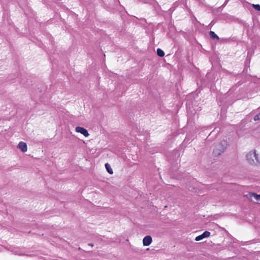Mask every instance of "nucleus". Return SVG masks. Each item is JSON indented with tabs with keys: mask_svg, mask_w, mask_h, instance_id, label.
<instances>
[{
	"mask_svg": "<svg viewBox=\"0 0 260 260\" xmlns=\"http://www.w3.org/2000/svg\"><path fill=\"white\" fill-rule=\"evenodd\" d=\"M210 235V233L208 231L204 232L202 234L196 237L195 238V240L197 241H199L204 238L209 237Z\"/></svg>",
	"mask_w": 260,
	"mask_h": 260,
	"instance_id": "5",
	"label": "nucleus"
},
{
	"mask_svg": "<svg viewBox=\"0 0 260 260\" xmlns=\"http://www.w3.org/2000/svg\"><path fill=\"white\" fill-rule=\"evenodd\" d=\"M253 7L256 10L260 11V5L258 4H253Z\"/></svg>",
	"mask_w": 260,
	"mask_h": 260,
	"instance_id": "11",
	"label": "nucleus"
},
{
	"mask_svg": "<svg viewBox=\"0 0 260 260\" xmlns=\"http://www.w3.org/2000/svg\"><path fill=\"white\" fill-rule=\"evenodd\" d=\"M157 54L160 57H163L165 55V52L160 48L157 49Z\"/></svg>",
	"mask_w": 260,
	"mask_h": 260,
	"instance_id": "10",
	"label": "nucleus"
},
{
	"mask_svg": "<svg viewBox=\"0 0 260 260\" xmlns=\"http://www.w3.org/2000/svg\"><path fill=\"white\" fill-rule=\"evenodd\" d=\"M18 147L23 152H25L27 151V145L25 143H24L23 142H20L18 144Z\"/></svg>",
	"mask_w": 260,
	"mask_h": 260,
	"instance_id": "7",
	"label": "nucleus"
},
{
	"mask_svg": "<svg viewBox=\"0 0 260 260\" xmlns=\"http://www.w3.org/2000/svg\"><path fill=\"white\" fill-rule=\"evenodd\" d=\"M75 131L77 133L82 134L83 136L87 137L89 136V134L88 131L83 127L77 126L75 128Z\"/></svg>",
	"mask_w": 260,
	"mask_h": 260,
	"instance_id": "3",
	"label": "nucleus"
},
{
	"mask_svg": "<svg viewBox=\"0 0 260 260\" xmlns=\"http://www.w3.org/2000/svg\"><path fill=\"white\" fill-rule=\"evenodd\" d=\"M152 242V238L150 236H145L143 240V244L144 246H147L150 245Z\"/></svg>",
	"mask_w": 260,
	"mask_h": 260,
	"instance_id": "6",
	"label": "nucleus"
},
{
	"mask_svg": "<svg viewBox=\"0 0 260 260\" xmlns=\"http://www.w3.org/2000/svg\"><path fill=\"white\" fill-rule=\"evenodd\" d=\"M209 35H210V37L213 39H217L218 40L219 39V38L217 36V35L216 34H215V33L213 31H210L209 32Z\"/></svg>",
	"mask_w": 260,
	"mask_h": 260,
	"instance_id": "8",
	"label": "nucleus"
},
{
	"mask_svg": "<svg viewBox=\"0 0 260 260\" xmlns=\"http://www.w3.org/2000/svg\"><path fill=\"white\" fill-rule=\"evenodd\" d=\"M105 167H106V169L107 172L109 174H112L113 173L112 168H111L110 166L108 163H106L105 164Z\"/></svg>",
	"mask_w": 260,
	"mask_h": 260,
	"instance_id": "9",
	"label": "nucleus"
},
{
	"mask_svg": "<svg viewBox=\"0 0 260 260\" xmlns=\"http://www.w3.org/2000/svg\"><path fill=\"white\" fill-rule=\"evenodd\" d=\"M247 159L249 161V162H252L254 161V158L257 160L256 154L255 153V151H251L249 152L246 155Z\"/></svg>",
	"mask_w": 260,
	"mask_h": 260,
	"instance_id": "2",
	"label": "nucleus"
},
{
	"mask_svg": "<svg viewBox=\"0 0 260 260\" xmlns=\"http://www.w3.org/2000/svg\"><path fill=\"white\" fill-rule=\"evenodd\" d=\"M88 245H89V246H92H92H93V244H88Z\"/></svg>",
	"mask_w": 260,
	"mask_h": 260,
	"instance_id": "13",
	"label": "nucleus"
},
{
	"mask_svg": "<svg viewBox=\"0 0 260 260\" xmlns=\"http://www.w3.org/2000/svg\"><path fill=\"white\" fill-rule=\"evenodd\" d=\"M245 196L250 200H252V198L253 197L255 200L260 201V194H257L255 193L249 192L247 194H245Z\"/></svg>",
	"mask_w": 260,
	"mask_h": 260,
	"instance_id": "4",
	"label": "nucleus"
},
{
	"mask_svg": "<svg viewBox=\"0 0 260 260\" xmlns=\"http://www.w3.org/2000/svg\"><path fill=\"white\" fill-rule=\"evenodd\" d=\"M225 148L226 142L225 141H223L220 144L216 145L213 150V153L215 156H218L224 151Z\"/></svg>",
	"mask_w": 260,
	"mask_h": 260,
	"instance_id": "1",
	"label": "nucleus"
},
{
	"mask_svg": "<svg viewBox=\"0 0 260 260\" xmlns=\"http://www.w3.org/2000/svg\"><path fill=\"white\" fill-rule=\"evenodd\" d=\"M254 121L260 120V113L256 115L253 118Z\"/></svg>",
	"mask_w": 260,
	"mask_h": 260,
	"instance_id": "12",
	"label": "nucleus"
}]
</instances>
